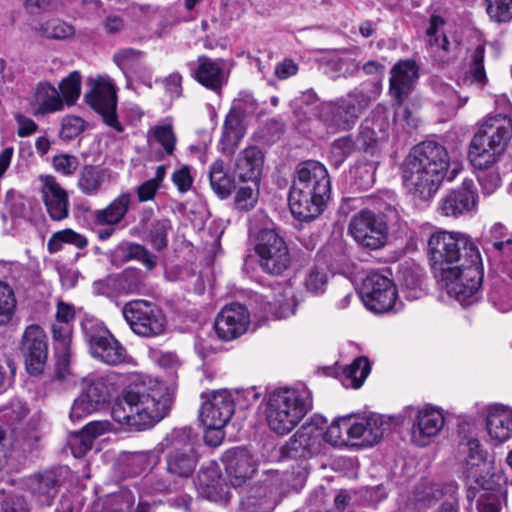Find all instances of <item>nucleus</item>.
I'll return each mask as SVG.
<instances>
[{
  "mask_svg": "<svg viewBox=\"0 0 512 512\" xmlns=\"http://www.w3.org/2000/svg\"><path fill=\"white\" fill-rule=\"evenodd\" d=\"M427 255L435 279L450 297L464 307L480 299L484 275L482 259L469 235L434 232L428 239Z\"/></svg>",
  "mask_w": 512,
  "mask_h": 512,
  "instance_id": "obj_1",
  "label": "nucleus"
},
{
  "mask_svg": "<svg viewBox=\"0 0 512 512\" xmlns=\"http://www.w3.org/2000/svg\"><path fill=\"white\" fill-rule=\"evenodd\" d=\"M173 396L167 385L147 375L136 376L113 404L111 416L127 432L154 427L171 409Z\"/></svg>",
  "mask_w": 512,
  "mask_h": 512,
  "instance_id": "obj_2",
  "label": "nucleus"
},
{
  "mask_svg": "<svg viewBox=\"0 0 512 512\" xmlns=\"http://www.w3.org/2000/svg\"><path fill=\"white\" fill-rule=\"evenodd\" d=\"M449 167L444 146L424 141L414 146L401 165L403 185L415 201L429 202L438 191Z\"/></svg>",
  "mask_w": 512,
  "mask_h": 512,
  "instance_id": "obj_3",
  "label": "nucleus"
},
{
  "mask_svg": "<svg viewBox=\"0 0 512 512\" xmlns=\"http://www.w3.org/2000/svg\"><path fill=\"white\" fill-rule=\"evenodd\" d=\"M512 136V118L508 114L496 113L486 116L478 124L471 139L468 157L475 169H489L506 151Z\"/></svg>",
  "mask_w": 512,
  "mask_h": 512,
  "instance_id": "obj_4",
  "label": "nucleus"
},
{
  "mask_svg": "<svg viewBox=\"0 0 512 512\" xmlns=\"http://www.w3.org/2000/svg\"><path fill=\"white\" fill-rule=\"evenodd\" d=\"M382 90L378 81L349 91L345 96L321 103L317 119L333 132L349 131Z\"/></svg>",
  "mask_w": 512,
  "mask_h": 512,
  "instance_id": "obj_5",
  "label": "nucleus"
},
{
  "mask_svg": "<svg viewBox=\"0 0 512 512\" xmlns=\"http://www.w3.org/2000/svg\"><path fill=\"white\" fill-rule=\"evenodd\" d=\"M312 409L311 393L306 388L281 387L268 395L266 419L276 433H289Z\"/></svg>",
  "mask_w": 512,
  "mask_h": 512,
  "instance_id": "obj_6",
  "label": "nucleus"
},
{
  "mask_svg": "<svg viewBox=\"0 0 512 512\" xmlns=\"http://www.w3.org/2000/svg\"><path fill=\"white\" fill-rule=\"evenodd\" d=\"M196 444L197 434L190 427L175 428L165 436L160 445L167 450V474L179 482L193 475L198 462Z\"/></svg>",
  "mask_w": 512,
  "mask_h": 512,
  "instance_id": "obj_7",
  "label": "nucleus"
},
{
  "mask_svg": "<svg viewBox=\"0 0 512 512\" xmlns=\"http://www.w3.org/2000/svg\"><path fill=\"white\" fill-rule=\"evenodd\" d=\"M122 314L130 329L143 338L158 337L167 327V319L162 309L147 300L127 302L122 308Z\"/></svg>",
  "mask_w": 512,
  "mask_h": 512,
  "instance_id": "obj_8",
  "label": "nucleus"
},
{
  "mask_svg": "<svg viewBox=\"0 0 512 512\" xmlns=\"http://www.w3.org/2000/svg\"><path fill=\"white\" fill-rule=\"evenodd\" d=\"M82 329L93 358L110 366L126 362V348L102 323L87 319L82 323Z\"/></svg>",
  "mask_w": 512,
  "mask_h": 512,
  "instance_id": "obj_9",
  "label": "nucleus"
},
{
  "mask_svg": "<svg viewBox=\"0 0 512 512\" xmlns=\"http://www.w3.org/2000/svg\"><path fill=\"white\" fill-rule=\"evenodd\" d=\"M254 250L259 258V266L265 273L281 275L290 265L289 248L283 237L274 229L259 231Z\"/></svg>",
  "mask_w": 512,
  "mask_h": 512,
  "instance_id": "obj_10",
  "label": "nucleus"
},
{
  "mask_svg": "<svg viewBox=\"0 0 512 512\" xmlns=\"http://www.w3.org/2000/svg\"><path fill=\"white\" fill-rule=\"evenodd\" d=\"M326 419L314 414L289 439L283 453L292 459H307L319 454L323 447V430Z\"/></svg>",
  "mask_w": 512,
  "mask_h": 512,
  "instance_id": "obj_11",
  "label": "nucleus"
},
{
  "mask_svg": "<svg viewBox=\"0 0 512 512\" xmlns=\"http://www.w3.org/2000/svg\"><path fill=\"white\" fill-rule=\"evenodd\" d=\"M87 85L89 86V90L85 94L87 104L102 116L108 126L117 132H122L123 127L116 115V88L110 78L107 76L90 77L87 80Z\"/></svg>",
  "mask_w": 512,
  "mask_h": 512,
  "instance_id": "obj_12",
  "label": "nucleus"
},
{
  "mask_svg": "<svg viewBox=\"0 0 512 512\" xmlns=\"http://www.w3.org/2000/svg\"><path fill=\"white\" fill-rule=\"evenodd\" d=\"M349 233L358 245L377 250L385 245L388 228L380 215L370 210H361L351 217Z\"/></svg>",
  "mask_w": 512,
  "mask_h": 512,
  "instance_id": "obj_13",
  "label": "nucleus"
},
{
  "mask_svg": "<svg viewBox=\"0 0 512 512\" xmlns=\"http://www.w3.org/2000/svg\"><path fill=\"white\" fill-rule=\"evenodd\" d=\"M360 297L367 309L382 314L393 309L397 292L393 282L386 276L371 272L363 280Z\"/></svg>",
  "mask_w": 512,
  "mask_h": 512,
  "instance_id": "obj_14",
  "label": "nucleus"
},
{
  "mask_svg": "<svg viewBox=\"0 0 512 512\" xmlns=\"http://www.w3.org/2000/svg\"><path fill=\"white\" fill-rule=\"evenodd\" d=\"M114 391L115 385L108 377L95 378L74 400L70 419L75 422L99 410L110 401Z\"/></svg>",
  "mask_w": 512,
  "mask_h": 512,
  "instance_id": "obj_15",
  "label": "nucleus"
},
{
  "mask_svg": "<svg viewBox=\"0 0 512 512\" xmlns=\"http://www.w3.org/2000/svg\"><path fill=\"white\" fill-rule=\"evenodd\" d=\"M291 187L303 190L321 200H328L331 193V182L326 167L314 160L298 164Z\"/></svg>",
  "mask_w": 512,
  "mask_h": 512,
  "instance_id": "obj_16",
  "label": "nucleus"
},
{
  "mask_svg": "<svg viewBox=\"0 0 512 512\" xmlns=\"http://www.w3.org/2000/svg\"><path fill=\"white\" fill-rule=\"evenodd\" d=\"M20 352L30 375L37 376L43 372L48 356V344L47 336L39 325L31 324L25 328L20 342Z\"/></svg>",
  "mask_w": 512,
  "mask_h": 512,
  "instance_id": "obj_17",
  "label": "nucleus"
},
{
  "mask_svg": "<svg viewBox=\"0 0 512 512\" xmlns=\"http://www.w3.org/2000/svg\"><path fill=\"white\" fill-rule=\"evenodd\" d=\"M478 193L472 180H464L456 189L449 190L438 202V211L446 217L458 218L476 212Z\"/></svg>",
  "mask_w": 512,
  "mask_h": 512,
  "instance_id": "obj_18",
  "label": "nucleus"
},
{
  "mask_svg": "<svg viewBox=\"0 0 512 512\" xmlns=\"http://www.w3.org/2000/svg\"><path fill=\"white\" fill-rule=\"evenodd\" d=\"M235 404L228 390L214 391L200 409V421L205 428H223L234 414Z\"/></svg>",
  "mask_w": 512,
  "mask_h": 512,
  "instance_id": "obj_19",
  "label": "nucleus"
},
{
  "mask_svg": "<svg viewBox=\"0 0 512 512\" xmlns=\"http://www.w3.org/2000/svg\"><path fill=\"white\" fill-rule=\"evenodd\" d=\"M249 324L248 309L240 303H231L224 306L218 313L214 328L220 339L229 341L244 334Z\"/></svg>",
  "mask_w": 512,
  "mask_h": 512,
  "instance_id": "obj_20",
  "label": "nucleus"
},
{
  "mask_svg": "<svg viewBox=\"0 0 512 512\" xmlns=\"http://www.w3.org/2000/svg\"><path fill=\"white\" fill-rule=\"evenodd\" d=\"M342 421L348 438L359 439L361 444L367 446L377 444L389 426L380 415L375 414L361 418L342 416Z\"/></svg>",
  "mask_w": 512,
  "mask_h": 512,
  "instance_id": "obj_21",
  "label": "nucleus"
},
{
  "mask_svg": "<svg viewBox=\"0 0 512 512\" xmlns=\"http://www.w3.org/2000/svg\"><path fill=\"white\" fill-rule=\"evenodd\" d=\"M40 193L46 211L53 221H62L69 216V197L66 190L53 175L39 176Z\"/></svg>",
  "mask_w": 512,
  "mask_h": 512,
  "instance_id": "obj_22",
  "label": "nucleus"
},
{
  "mask_svg": "<svg viewBox=\"0 0 512 512\" xmlns=\"http://www.w3.org/2000/svg\"><path fill=\"white\" fill-rule=\"evenodd\" d=\"M192 77L207 89L220 93L222 87L228 81V73L225 70L223 59H212L201 55L196 63H189Z\"/></svg>",
  "mask_w": 512,
  "mask_h": 512,
  "instance_id": "obj_23",
  "label": "nucleus"
},
{
  "mask_svg": "<svg viewBox=\"0 0 512 512\" xmlns=\"http://www.w3.org/2000/svg\"><path fill=\"white\" fill-rule=\"evenodd\" d=\"M225 471L232 486H241L256 471V463L250 451L244 447H235L225 452L222 458Z\"/></svg>",
  "mask_w": 512,
  "mask_h": 512,
  "instance_id": "obj_24",
  "label": "nucleus"
},
{
  "mask_svg": "<svg viewBox=\"0 0 512 512\" xmlns=\"http://www.w3.org/2000/svg\"><path fill=\"white\" fill-rule=\"evenodd\" d=\"M389 124L383 119L366 118L359 127L358 142L366 154L376 156L388 142Z\"/></svg>",
  "mask_w": 512,
  "mask_h": 512,
  "instance_id": "obj_25",
  "label": "nucleus"
},
{
  "mask_svg": "<svg viewBox=\"0 0 512 512\" xmlns=\"http://www.w3.org/2000/svg\"><path fill=\"white\" fill-rule=\"evenodd\" d=\"M444 426V416L433 408L418 411L416 420L411 428V441L419 447H425L440 432Z\"/></svg>",
  "mask_w": 512,
  "mask_h": 512,
  "instance_id": "obj_26",
  "label": "nucleus"
},
{
  "mask_svg": "<svg viewBox=\"0 0 512 512\" xmlns=\"http://www.w3.org/2000/svg\"><path fill=\"white\" fill-rule=\"evenodd\" d=\"M195 486L199 494L210 501L227 503L232 497L218 468L213 464L199 470Z\"/></svg>",
  "mask_w": 512,
  "mask_h": 512,
  "instance_id": "obj_27",
  "label": "nucleus"
},
{
  "mask_svg": "<svg viewBox=\"0 0 512 512\" xmlns=\"http://www.w3.org/2000/svg\"><path fill=\"white\" fill-rule=\"evenodd\" d=\"M418 78V67L411 60L399 61L391 69L389 92L398 106L408 97Z\"/></svg>",
  "mask_w": 512,
  "mask_h": 512,
  "instance_id": "obj_28",
  "label": "nucleus"
},
{
  "mask_svg": "<svg viewBox=\"0 0 512 512\" xmlns=\"http://www.w3.org/2000/svg\"><path fill=\"white\" fill-rule=\"evenodd\" d=\"M486 430L491 440L503 443L512 437V409L502 404L484 408Z\"/></svg>",
  "mask_w": 512,
  "mask_h": 512,
  "instance_id": "obj_29",
  "label": "nucleus"
},
{
  "mask_svg": "<svg viewBox=\"0 0 512 512\" xmlns=\"http://www.w3.org/2000/svg\"><path fill=\"white\" fill-rule=\"evenodd\" d=\"M264 164V154L257 146H248L242 150L234 164V174L242 182H251L258 186Z\"/></svg>",
  "mask_w": 512,
  "mask_h": 512,
  "instance_id": "obj_30",
  "label": "nucleus"
},
{
  "mask_svg": "<svg viewBox=\"0 0 512 512\" xmlns=\"http://www.w3.org/2000/svg\"><path fill=\"white\" fill-rule=\"evenodd\" d=\"M327 200L319 199L303 190L290 187L288 204L292 215L300 221H311L324 210Z\"/></svg>",
  "mask_w": 512,
  "mask_h": 512,
  "instance_id": "obj_31",
  "label": "nucleus"
},
{
  "mask_svg": "<svg viewBox=\"0 0 512 512\" xmlns=\"http://www.w3.org/2000/svg\"><path fill=\"white\" fill-rule=\"evenodd\" d=\"M30 104L34 116L56 113L62 111L66 106L59 90L49 82L37 84Z\"/></svg>",
  "mask_w": 512,
  "mask_h": 512,
  "instance_id": "obj_32",
  "label": "nucleus"
},
{
  "mask_svg": "<svg viewBox=\"0 0 512 512\" xmlns=\"http://www.w3.org/2000/svg\"><path fill=\"white\" fill-rule=\"evenodd\" d=\"M276 505V498L271 485L267 483L250 487L241 497L237 512H271Z\"/></svg>",
  "mask_w": 512,
  "mask_h": 512,
  "instance_id": "obj_33",
  "label": "nucleus"
},
{
  "mask_svg": "<svg viewBox=\"0 0 512 512\" xmlns=\"http://www.w3.org/2000/svg\"><path fill=\"white\" fill-rule=\"evenodd\" d=\"M466 446L468 448L466 478L479 486H484L490 469V463L486 459L487 453L482 449L480 441L476 438H470Z\"/></svg>",
  "mask_w": 512,
  "mask_h": 512,
  "instance_id": "obj_34",
  "label": "nucleus"
},
{
  "mask_svg": "<svg viewBox=\"0 0 512 512\" xmlns=\"http://www.w3.org/2000/svg\"><path fill=\"white\" fill-rule=\"evenodd\" d=\"M60 478L56 471L47 470L28 480V487L42 506H50L58 493Z\"/></svg>",
  "mask_w": 512,
  "mask_h": 512,
  "instance_id": "obj_35",
  "label": "nucleus"
},
{
  "mask_svg": "<svg viewBox=\"0 0 512 512\" xmlns=\"http://www.w3.org/2000/svg\"><path fill=\"white\" fill-rule=\"evenodd\" d=\"M113 256L114 261H119L120 263L138 261L147 270H153L158 263V257L144 245L131 241H123L118 244L113 252Z\"/></svg>",
  "mask_w": 512,
  "mask_h": 512,
  "instance_id": "obj_36",
  "label": "nucleus"
},
{
  "mask_svg": "<svg viewBox=\"0 0 512 512\" xmlns=\"http://www.w3.org/2000/svg\"><path fill=\"white\" fill-rule=\"evenodd\" d=\"M320 105L316 93L312 90H307L294 98L290 107L295 118V126L299 130L305 131L309 122L317 118Z\"/></svg>",
  "mask_w": 512,
  "mask_h": 512,
  "instance_id": "obj_37",
  "label": "nucleus"
},
{
  "mask_svg": "<svg viewBox=\"0 0 512 512\" xmlns=\"http://www.w3.org/2000/svg\"><path fill=\"white\" fill-rule=\"evenodd\" d=\"M485 48L478 45L470 58L468 69L457 80V84L461 87L483 89L488 82L486 71L484 68Z\"/></svg>",
  "mask_w": 512,
  "mask_h": 512,
  "instance_id": "obj_38",
  "label": "nucleus"
},
{
  "mask_svg": "<svg viewBox=\"0 0 512 512\" xmlns=\"http://www.w3.org/2000/svg\"><path fill=\"white\" fill-rule=\"evenodd\" d=\"M132 196L122 193L107 207L93 212L94 222L98 225L115 226L119 224L129 211Z\"/></svg>",
  "mask_w": 512,
  "mask_h": 512,
  "instance_id": "obj_39",
  "label": "nucleus"
},
{
  "mask_svg": "<svg viewBox=\"0 0 512 512\" xmlns=\"http://www.w3.org/2000/svg\"><path fill=\"white\" fill-rule=\"evenodd\" d=\"M258 107V102L252 93L241 91L232 101L230 110L225 119L243 124L247 128L248 120L256 115Z\"/></svg>",
  "mask_w": 512,
  "mask_h": 512,
  "instance_id": "obj_40",
  "label": "nucleus"
},
{
  "mask_svg": "<svg viewBox=\"0 0 512 512\" xmlns=\"http://www.w3.org/2000/svg\"><path fill=\"white\" fill-rule=\"evenodd\" d=\"M209 180L213 192L221 199L228 198L235 189L234 178L225 170L224 162L221 159L212 163Z\"/></svg>",
  "mask_w": 512,
  "mask_h": 512,
  "instance_id": "obj_41",
  "label": "nucleus"
},
{
  "mask_svg": "<svg viewBox=\"0 0 512 512\" xmlns=\"http://www.w3.org/2000/svg\"><path fill=\"white\" fill-rule=\"evenodd\" d=\"M105 179V169L87 164L80 170L77 186L84 195L95 196L101 190Z\"/></svg>",
  "mask_w": 512,
  "mask_h": 512,
  "instance_id": "obj_42",
  "label": "nucleus"
},
{
  "mask_svg": "<svg viewBox=\"0 0 512 512\" xmlns=\"http://www.w3.org/2000/svg\"><path fill=\"white\" fill-rule=\"evenodd\" d=\"M247 128L243 124H238L233 120L225 119L222 127V134L218 143L220 152L231 156L234 154L242 138L245 136Z\"/></svg>",
  "mask_w": 512,
  "mask_h": 512,
  "instance_id": "obj_43",
  "label": "nucleus"
},
{
  "mask_svg": "<svg viewBox=\"0 0 512 512\" xmlns=\"http://www.w3.org/2000/svg\"><path fill=\"white\" fill-rule=\"evenodd\" d=\"M66 244L84 249L88 245V240L84 235L66 228L51 235L47 242V250L50 254H56L62 251Z\"/></svg>",
  "mask_w": 512,
  "mask_h": 512,
  "instance_id": "obj_44",
  "label": "nucleus"
},
{
  "mask_svg": "<svg viewBox=\"0 0 512 512\" xmlns=\"http://www.w3.org/2000/svg\"><path fill=\"white\" fill-rule=\"evenodd\" d=\"M3 419L13 429H17L18 426L27 428H34L36 422L34 419L26 420L29 415V409L25 402L19 399H13L6 407L1 411Z\"/></svg>",
  "mask_w": 512,
  "mask_h": 512,
  "instance_id": "obj_45",
  "label": "nucleus"
},
{
  "mask_svg": "<svg viewBox=\"0 0 512 512\" xmlns=\"http://www.w3.org/2000/svg\"><path fill=\"white\" fill-rule=\"evenodd\" d=\"M357 148L352 135H344L335 139L329 148L328 161L331 166L339 168Z\"/></svg>",
  "mask_w": 512,
  "mask_h": 512,
  "instance_id": "obj_46",
  "label": "nucleus"
},
{
  "mask_svg": "<svg viewBox=\"0 0 512 512\" xmlns=\"http://www.w3.org/2000/svg\"><path fill=\"white\" fill-rule=\"evenodd\" d=\"M116 292L120 294L138 293L143 286L141 270L126 268L121 273L114 275Z\"/></svg>",
  "mask_w": 512,
  "mask_h": 512,
  "instance_id": "obj_47",
  "label": "nucleus"
},
{
  "mask_svg": "<svg viewBox=\"0 0 512 512\" xmlns=\"http://www.w3.org/2000/svg\"><path fill=\"white\" fill-rule=\"evenodd\" d=\"M488 300L500 312L512 310V285L495 280L488 293Z\"/></svg>",
  "mask_w": 512,
  "mask_h": 512,
  "instance_id": "obj_48",
  "label": "nucleus"
},
{
  "mask_svg": "<svg viewBox=\"0 0 512 512\" xmlns=\"http://www.w3.org/2000/svg\"><path fill=\"white\" fill-rule=\"evenodd\" d=\"M144 53L134 48H123L118 50L114 56V63L121 69V71L128 76L131 73H136L141 69L142 59Z\"/></svg>",
  "mask_w": 512,
  "mask_h": 512,
  "instance_id": "obj_49",
  "label": "nucleus"
},
{
  "mask_svg": "<svg viewBox=\"0 0 512 512\" xmlns=\"http://www.w3.org/2000/svg\"><path fill=\"white\" fill-rule=\"evenodd\" d=\"M370 363L368 358L360 356L354 359V361L345 367L343 370L346 381V385L352 388H359L362 386L364 380L370 373Z\"/></svg>",
  "mask_w": 512,
  "mask_h": 512,
  "instance_id": "obj_50",
  "label": "nucleus"
},
{
  "mask_svg": "<svg viewBox=\"0 0 512 512\" xmlns=\"http://www.w3.org/2000/svg\"><path fill=\"white\" fill-rule=\"evenodd\" d=\"M82 76L79 71H72L59 83V92L65 105L71 106L76 103L81 94Z\"/></svg>",
  "mask_w": 512,
  "mask_h": 512,
  "instance_id": "obj_51",
  "label": "nucleus"
},
{
  "mask_svg": "<svg viewBox=\"0 0 512 512\" xmlns=\"http://www.w3.org/2000/svg\"><path fill=\"white\" fill-rule=\"evenodd\" d=\"M355 55L356 51L354 50H343L334 55L328 63L333 70L347 78L359 70V63L356 61Z\"/></svg>",
  "mask_w": 512,
  "mask_h": 512,
  "instance_id": "obj_52",
  "label": "nucleus"
},
{
  "mask_svg": "<svg viewBox=\"0 0 512 512\" xmlns=\"http://www.w3.org/2000/svg\"><path fill=\"white\" fill-rule=\"evenodd\" d=\"M488 481L483 488V492L479 495L477 500V510L478 512H500L502 500L506 499L505 493L501 489H491L489 486H486Z\"/></svg>",
  "mask_w": 512,
  "mask_h": 512,
  "instance_id": "obj_53",
  "label": "nucleus"
},
{
  "mask_svg": "<svg viewBox=\"0 0 512 512\" xmlns=\"http://www.w3.org/2000/svg\"><path fill=\"white\" fill-rule=\"evenodd\" d=\"M38 31L43 37L57 40L67 39L75 33L72 25L59 19H51L42 23Z\"/></svg>",
  "mask_w": 512,
  "mask_h": 512,
  "instance_id": "obj_54",
  "label": "nucleus"
},
{
  "mask_svg": "<svg viewBox=\"0 0 512 512\" xmlns=\"http://www.w3.org/2000/svg\"><path fill=\"white\" fill-rule=\"evenodd\" d=\"M143 485L146 494L169 493L178 488L179 481L169 474L167 476H148Z\"/></svg>",
  "mask_w": 512,
  "mask_h": 512,
  "instance_id": "obj_55",
  "label": "nucleus"
},
{
  "mask_svg": "<svg viewBox=\"0 0 512 512\" xmlns=\"http://www.w3.org/2000/svg\"><path fill=\"white\" fill-rule=\"evenodd\" d=\"M488 16L497 23L512 20V0H485Z\"/></svg>",
  "mask_w": 512,
  "mask_h": 512,
  "instance_id": "obj_56",
  "label": "nucleus"
},
{
  "mask_svg": "<svg viewBox=\"0 0 512 512\" xmlns=\"http://www.w3.org/2000/svg\"><path fill=\"white\" fill-rule=\"evenodd\" d=\"M15 307L16 299L13 290L6 283L0 282V326L11 320Z\"/></svg>",
  "mask_w": 512,
  "mask_h": 512,
  "instance_id": "obj_57",
  "label": "nucleus"
},
{
  "mask_svg": "<svg viewBox=\"0 0 512 512\" xmlns=\"http://www.w3.org/2000/svg\"><path fill=\"white\" fill-rule=\"evenodd\" d=\"M171 228V222L168 219H159L152 224L149 241L155 250L161 251L167 247V236Z\"/></svg>",
  "mask_w": 512,
  "mask_h": 512,
  "instance_id": "obj_58",
  "label": "nucleus"
},
{
  "mask_svg": "<svg viewBox=\"0 0 512 512\" xmlns=\"http://www.w3.org/2000/svg\"><path fill=\"white\" fill-rule=\"evenodd\" d=\"M80 165L78 157L68 153H60L52 158L53 169L63 175L72 176L76 173Z\"/></svg>",
  "mask_w": 512,
  "mask_h": 512,
  "instance_id": "obj_59",
  "label": "nucleus"
},
{
  "mask_svg": "<svg viewBox=\"0 0 512 512\" xmlns=\"http://www.w3.org/2000/svg\"><path fill=\"white\" fill-rule=\"evenodd\" d=\"M258 200L257 186H241L236 191L234 203L238 210L248 211L252 209Z\"/></svg>",
  "mask_w": 512,
  "mask_h": 512,
  "instance_id": "obj_60",
  "label": "nucleus"
},
{
  "mask_svg": "<svg viewBox=\"0 0 512 512\" xmlns=\"http://www.w3.org/2000/svg\"><path fill=\"white\" fill-rule=\"evenodd\" d=\"M328 281L326 267L323 265H315L312 267L305 279L306 288L314 293L323 291Z\"/></svg>",
  "mask_w": 512,
  "mask_h": 512,
  "instance_id": "obj_61",
  "label": "nucleus"
},
{
  "mask_svg": "<svg viewBox=\"0 0 512 512\" xmlns=\"http://www.w3.org/2000/svg\"><path fill=\"white\" fill-rule=\"evenodd\" d=\"M84 130V121L78 116H66L62 120L59 137L69 141L76 138Z\"/></svg>",
  "mask_w": 512,
  "mask_h": 512,
  "instance_id": "obj_62",
  "label": "nucleus"
},
{
  "mask_svg": "<svg viewBox=\"0 0 512 512\" xmlns=\"http://www.w3.org/2000/svg\"><path fill=\"white\" fill-rule=\"evenodd\" d=\"M52 337L54 349H63L71 346L72 326L69 323L54 322L52 324Z\"/></svg>",
  "mask_w": 512,
  "mask_h": 512,
  "instance_id": "obj_63",
  "label": "nucleus"
},
{
  "mask_svg": "<svg viewBox=\"0 0 512 512\" xmlns=\"http://www.w3.org/2000/svg\"><path fill=\"white\" fill-rule=\"evenodd\" d=\"M154 137L168 155H171L174 152L176 136L173 132L172 126L163 125L156 127L154 129Z\"/></svg>",
  "mask_w": 512,
  "mask_h": 512,
  "instance_id": "obj_64",
  "label": "nucleus"
}]
</instances>
